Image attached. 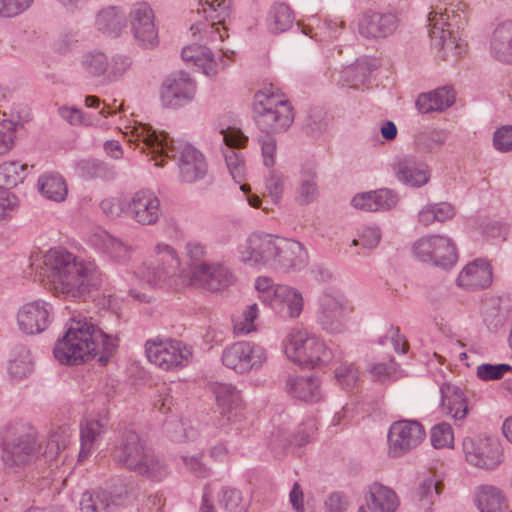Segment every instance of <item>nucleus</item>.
I'll use <instances>...</instances> for the list:
<instances>
[{
  "instance_id": "dca6fc26",
  "label": "nucleus",
  "mask_w": 512,
  "mask_h": 512,
  "mask_svg": "<svg viewBox=\"0 0 512 512\" xmlns=\"http://www.w3.org/2000/svg\"><path fill=\"white\" fill-rule=\"evenodd\" d=\"M195 93V81L188 73L180 71L164 79L160 88V100L164 107L177 109L189 104Z\"/></svg>"
},
{
  "instance_id": "9d476101",
  "label": "nucleus",
  "mask_w": 512,
  "mask_h": 512,
  "mask_svg": "<svg viewBox=\"0 0 512 512\" xmlns=\"http://www.w3.org/2000/svg\"><path fill=\"white\" fill-rule=\"evenodd\" d=\"M285 354L300 366H321L331 360V351L314 335L304 329L295 328L288 334Z\"/></svg>"
},
{
  "instance_id": "72a5a7b5",
  "label": "nucleus",
  "mask_w": 512,
  "mask_h": 512,
  "mask_svg": "<svg viewBox=\"0 0 512 512\" xmlns=\"http://www.w3.org/2000/svg\"><path fill=\"white\" fill-rule=\"evenodd\" d=\"M441 402L445 413L462 420L468 413L467 399L463 390L454 384L444 383L440 387Z\"/></svg>"
},
{
  "instance_id": "680f3d73",
  "label": "nucleus",
  "mask_w": 512,
  "mask_h": 512,
  "mask_svg": "<svg viewBox=\"0 0 512 512\" xmlns=\"http://www.w3.org/2000/svg\"><path fill=\"white\" fill-rule=\"evenodd\" d=\"M17 123L11 120L0 122V154L10 151L14 145Z\"/></svg>"
},
{
  "instance_id": "2f4dec72",
  "label": "nucleus",
  "mask_w": 512,
  "mask_h": 512,
  "mask_svg": "<svg viewBox=\"0 0 512 512\" xmlns=\"http://www.w3.org/2000/svg\"><path fill=\"white\" fill-rule=\"evenodd\" d=\"M474 502L480 512H511L503 491L493 485H480L474 490Z\"/></svg>"
},
{
  "instance_id": "473e14b6",
  "label": "nucleus",
  "mask_w": 512,
  "mask_h": 512,
  "mask_svg": "<svg viewBox=\"0 0 512 512\" xmlns=\"http://www.w3.org/2000/svg\"><path fill=\"white\" fill-rule=\"evenodd\" d=\"M491 56L505 64H512V20L499 24L490 40Z\"/></svg>"
},
{
  "instance_id": "3c124183",
  "label": "nucleus",
  "mask_w": 512,
  "mask_h": 512,
  "mask_svg": "<svg viewBox=\"0 0 512 512\" xmlns=\"http://www.w3.org/2000/svg\"><path fill=\"white\" fill-rule=\"evenodd\" d=\"M218 505L224 512H246L242 493L236 488L223 487L218 494Z\"/></svg>"
},
{
  "instance_id": "f704fd0d",
  "label": "nucleus",
  "mask_w": 512,
  "mask_h": 512,
  "mask_svg": "<svg viewBox=\"0 0 512 512\" xmlns=\"http://www.w3.org/2000/svg\"><path fill=\"white\" fill-rule=\"evenodd\" d=\"M286 391L289 395L305 402H318L321 398L319 380L315 377L288 376Z\"/></svg>"
},
{
  "instance_id": "f8f14e48",
  "label": "nucleus",
  "mask_w": 512,
  "mask_h": 512,
  "mask_svg": "<svg viewBox=\"0 0 512 512\" xmlns=\"http://www.w3.org/2000/svg\"><path fill=\"white\" fill-rule=\"evenodd\" d=\"M412 253L419 261L444 269L452 267L458 258L455 244L444 235H430L418 239L413 244Z\"/></svg>"
},
{
  "instance_id": "a878e982",
  "label": "nucleus",
  "mask_w": 512,
  "mask_h": 512,
  "mask_svg": "<svg viewBox=\"0 0 512 512\" xmlns=\"http://www.w3.org/2000/svg\"><path fill=\"white\" fill-rule=\"evenodd\" d=\"M399 195L392 189L382 188L356 194L351 205L358 210L375 212L389 211L397 206Z\"/></svg>"
},
{
  "instance_id": "5701e85b",
  "label": "nucleus",
  "mask_w": 512,
  "mask_h": 512,
  "mask_svg": "<svg viewBox=\"0 0 512 512\" xmlns=\"http://www.w3.org/2000/svg\"><path fill=\"white\" fill-rule=\"evenodd\" d=\"M52 306L43 301L35 300L24 304L18 311L17 323L26 334H39L51 323Z\"/></svg>"
},
{
  "instance_id": "e433bc0d",
  "label": "nucleus",
  "mask_w": 512,
  "mask_h": 512,
  "mask_svg": "<svg viewBox=\"0 0 512 512\" xmlns=\"http://www.w3.org/2000/svg\"><path fill=\"white\" fill-rule=\"evenodd\" d=\"M366 502L371 512H394L399 505L396 493L378 482L369 486Z\"/></svg>"
},
{
  "instance_id": "cd10ccee",
  "label": "nucleus",
  "mask_w": 512,
  "mask_h": 512,
  "mask_svg": "<svg viewBox=\"0 0 512 512\" xmlns=\"http://www.w3.org/2000/svg\"><path fill=\"white\" fill-rule=\"evenodd\" d=\"M268 304L272 310L283 317L297 318L303 310L302 293L294 287L278 284Z\"/></svg>"
},
{
  "instance_id": "58836bf2",
  "label": "nucleus",
  "mask_w": 512,
  "mask_h": 512,
  "mask_svg": "<svg viewBox=\"0 0 512 512\" xmlns=\"http://www.w3.org/2000/svg\"><path fill=\"white\" fill-rule=\"evenodd\" d=\"M375 68L376 65L368 59L357 60L353 65L342 70V84L350 88H360L366 85Z\"/></svg>"
},
{
  "instance_id": "f257e3e1",
  "label": "nucleus",
  "mask_w": 512,
  "mask_h": 512,
  "mask_svg": "<svg viewBox=\"0 0 512 512\" xmlns=\"http://www.w3.org/2000/svg\"><path fill=\"white\" fill-rule=\"evenodd\" d=\"M139 274L150 286L177 288L197 285L210 291H220L234 282L231 270L222 263H200L191 271L181 269L177 251L164 242L154 247V259L145 263Z\"/></svg>"
},
{
  "instance_id": "a211bd4d",
  "label": "nucleus",
  "mask_w": 512,
  "mask_h": 512,
  "mask_svg": "<svg viewBox=\"0 0 512 512\" xmlns=\"http://www.w3.org/2000/svg\"><path fill=\"white\" fill-rule=\"evenodd\" d=\"M222 141L226 145L222 153L227 169L236 183L244 181L246 176V165L243 154L236 150L244 148L248 143V137L235 127L221 129Z\"/></svg>"
},
{
  "instance_id": "f03ea898",
  "label": "nucleus",
  "mask_w": 512,
  "mask_h": 512,
  "mask_svg": "<svg viewBox=\"0 0 512 512\" xmlns=\"http://www.w3.org/2000/svg\"><path fill=\"white\" fill-rule=\"evenodd\" d=\"M196 13H203L205 22L197 21L191 25V32L195 40L184 47L181 53L185 62H192L203 74L214 76L219 68H224L227 63L224 58L232 60L234 52L220 49L219 59L215 58L207 44L223 42L227 34L226 20L231 14V0H199Z\"/></svg>"
},
{
  "instance_id": "423d86ee",
  "label": "nucleus",
  "mask_w": 512,
  "mask_h": 512,
  "mask_svg": "<svg viewBox=\"0 0 512 512\" xmlns=\"http://www.w3.org/2000/svg\"><path fill=\"white\" fill-rule=\"evenodd\" d=\"M239 260L251 267L268 266L281 272L299 271L308 253L298 241L271 234L253 233L238 248Z\"/></svg>"
},
{
  "instance_id": "6e6d98bb",
  "label": "nucleus",
  "mask_w": 512,
  "mask_h": 512,
  "mask_svg": "<svg viewBox=\"0 0 512 512\" xmlns=\"http://www.w3.org/2000/svg\"><path fill=\"white\" fill-rule=\"evenodd\" d=\"M512 371L509 364H490L484 363L477 367V377L483 381H491L501 379L505 373Z\"/></svg>"
},
{
  "instance_id": "de8ad7c7",
  "label": "nucleus",
  "mask_w": 512,
  "mask_h": 512,
  "mask_svg": "<svg viewBox=\"0 0 512 512\" xmlns=\"http://www.w3.org/2000/svg\"><path fill=\"white\" fill-rule=\"evenodd\" d=\"M317 173L311 168H302L297 189V200L301 204H310L318 197V186L316 182Z\"/></svg>"
},
{
  "instance_id": "864d4df0",
  "label": "nucleus",
  "mask_w": 512,
  "mask_h": 512,
  "mask_svg": "<svg viewBox=\"0 0 512 512\" xmlns=\"http://www.w3.org/2000/svg\"><path fill=\"white\" fill-rule=\"evenodd\" d=\"M381 236V230L378 226H366L358 231L357 238L352 240V245L370 250L379 244Z\"/></svg>"
},
{
  "instance_id": "b1692460",
  "label": "nucleus",
  "mask_w": 512,
  "mask_h": 512,
  "mask_svg": "<svg viewBox=\"0 0 512 512\" xmlns=\"http://www.w3.org/2000/svg\"><path fill=\"white\" fill-rule=\"evenodd\" d=\"M317 430L318 422L314 418L306 419L293 434H289L285 428H274L270 432L269 446L276 453L291 445L301 447L314 439Z\"/></svg>"
},
{
  "instance_id": "c03bdc74",
  "label": "nucleus",
  "mask_w": 512,
  "mask_h": 512,
  "mask_svg": "<svg viewBox=\"0 0 512 512\" xmlns=\"http://www.w3.org/2000/svg\"><path fill=\"white\" fill-rule=\"evenodd\" d=\"M312 22H317V31L313 32V27L309 24L303 26L302 32L317 41L336 39L345 26V23L338 19H325L323 22H320L317 18L313 17Z\"/></svg>"
},
{
  "instance_id": "603ef678",
  "label": "nucleus",
  "mask_w": 512,
  "mask_h": 512,
  "mask_svg": "<svg viewBox=\"0 0 512 512\" xmlns=\"http://www.w3.org/2000/svg\"><path fill=\"white\" fill-rule=\"evenodd\" d=\"M132 59L128 55L116 54L109 60L105 80L108 82L118 81L131 68Z\"/></svg>"
},
{
  "instance_id": "e2e57ef3",
  "label": "nucleus",
  "mask_w": 512,
  "mask_h": 512,
  "mask_svg": "<svg viewBox=\"0 0 512 512\" xmlns=\"http://www.w3.org/2000/svg\"><path fill=\"white\" fill-rule=\"evenodd\" d=\"M335 376L346 390L352 389L359 379L358 370L353 364H343L337 367Z\"/></svg>"
},
{
  "instance_id": "c756f323",
  "label": "nucleus",
  "mask_w": 512,
  "mask_h": 512,
  "mask_svg": "<svg viewBox=\"0 0 512 512\" xmlns=\"http://www.w3.org/2000/svg\"><path fill=\"white\" fill-rule=\"evenodd\" d=\"M91 245L105 257L119 264L127 263L133 251L130 245L106 231L95 234Z\"/></svg>"
},
{
  "instance_id": "c9c22d12",
  "label": "nucleus",
  "mask_w": 512,
  "mask_h": 512,
  "mask_svg": "<svg viewBox=\"0 0 512 512\" xmlns=\"http://www.w3.org/2000/svg\"><path fill=\"white\" fill-rule=\"evenodd\" d=\"M108 420L105 417L100 419H85L80 424L81 448L79 460L87 458L93 450L95 444L101 439L107 431Z\"/></svg>"
},
{
  "instance_id": "aec40b11",
  "label": "nucleus",
  "mask_w": 512,
  "mask_h": 512,
  "mask_svg": "<svg viewBox=\"0 0 512 512\" xmlns=\"http://www.w3.org/2000/svg\"><path fill=\"white\" fill-rule=\"evenodd\" d=\"M129 17L131 32L137 44L143 48L155 47L159 41L152 8L145 2L136 3Z\"/></svg>"
},
{
  "instance_id": "4468645a",
  "label": "nucleus",
  "mask_w": 512,
  "mask_h": 512,
  "mask_svg": "<svg viewBox=\"0 0 512 512\" xmlns=\"http://www.w3.org/2000/svg\"><path fill=\"white\" fill-rule=\"evenodd\" d=\"M265 361L264 348L246 341L236 342L222 352L224 366L239 374L259 369Z\"/></svg>"
},
{
  "instance_id": "7ed1b4c3",
  "label": "nucleus",
  "mask_w": 512,
  "mask_h": 512,
  "mask_svg": "<svg viewBox=\"0 0 512 512\" xmlns=\"http://www.w3.org/2000/svg\"><path fill=\"white\" fill-rule=\"evenodd\" d=\"M39 280L57 297L66 300L84 298L98 288L103 275L94 262H86L64 249H50L42 258Z\"/></svg>"
},
{
  "instance_id": "6ab92c4d",
  "label": "nucleus",
  "mask_w": 512,
  "mask_h": 512,
  "mask_svg": "<svg viewBox=\"0 0 512 512\" xmlns=\"http://www.w3.org/2000/svg\"><path fill=\"white\" fill-rule=\"evenodd\" d=\"M391 169L397 181L410 188H421L428 184L431 178L429 166L411 154L397 156L391 164Z\"/></svg>"
},
{
  "instance_id": "09e8293b",
  "label": "nucleus",
  "mask_w": 512,
  "mask_h": 512,
  "mask_svg": "<svg viewBox=\"0 0 512 512\" xmlns=\"http://www.w3.org/2000/svg\"><path fill=\"white\" fill-rule=\"evenodd\" d=\"M450 132L446 129H431L421 132L415 137V144L425 153H435L446 143Z\"/></svg>"
},
{
  "instance_id": "4d7b16f0",
  "label": "nucleus",
  "mask_w": 512,
  "mask_h": 512,
  "mask_svg": "<svg viewBox=\"0 0 512 512\" xmlns=\"http://www.w3.org/2000/svg\"><path fill=\"white\" fill-rule=\"evenodd\" d=\"M430 438L435 448L449 446L453 442V431L450 424L442 422L432 427Z\"/></svg>"
},
{
  "instance_id": "052dcab7",
  "label": "nucleus",
  "mask_w": 512,
  "mask_h": 512,
  "mask_svg": "<svg viewBox=\"0 0 512 512\" xmlns=\"http://www.w3.org/2000/svg\"><path fill=\"white\" fill-rule=\"evenodd\" d=\"M68 429L60 428L59 431L53 432L47 443L45 454L49 458L56 457L58 453L65 449L69 441Z\"/></svg>"
},
{
  "instance_id": "c85d7f7f",
  "label": "nucleus",
  "mask_w": 512,
  "mask_h": 512,
  "mask_svg": "<svg viewBox=\"0 0 512 512\" xmlns=\"http://www.w3.org/2000/svg\"><path fill=\"white\" fill-rule=\"evenodd\" d=\"M213 392L217 407L222 415L219 419V425L223 427L237 417V411L242 405V397L240 391L229 383H216Z\"/></svg>"
},
{
  "instance_id": "8fccbe9b",
  "label": "nucleus",
  "mask_w": 512,
  "mask_h": 512,
  "mask_svg": "<svg viewBox=\"0 0 512 512\" xmlns=\"http://www.w3.org/2000/svg\"><path fill=\"white\" fill-rule=\"evenodd\" d=\"M28 166L17 161L4 162L0 164V188H12L21 183Z\"/></svg>"
},
{
  "instance_id": "0e129e2a",
  "label": "nucleus",
  "mask_w": 512,
  "mask_h": 512,
  "mask_svg": "<svg viewBox=\"0 0 512 512\" xmlns=\"http://www.w3.org/2000/svg\"><path fill=\"white\" fill-rule=\"evenodd\" d=\"M493 146L502 153L512 151V125H504L494 132Z\"/></svg>"
},
{
  "instance_id": "a19ab883",
  "label": "nucleus",
  "mask_w": 512,
  "mask_h": 512,
  "mask_svg": "<svg viewBox=\"0 0 512 512\" xmlns=\"http://www.w3.org/2000/svg\"><path fill=\"white\" fill-rule=\"evenodd\" d=\"M38 188L47 199L61 202L67 196V185L63 177L54 172L41 175L38 179Z\"/></svg>"
},
{
  "instance_id": "bb28decb",
  "label": "nucleus",
  "mask_w": 512,
  "mask_h": 512,
  "mask_svg": "<svg viewBox=\"0 0 512 512\" xmlns=\"http://www.w3.org/2000/svg\"><path fill=\"white\" fill-rule=\"evenodd\" d=\"M127 497V491L112 493L106 490L86 491L80 501L81 512H116Z\"/></svg>"
},
{
  "instance_id": "bf43d9fd",
  "label": "nucleus",
  "mask_w": 512,
  "mask_h": 512,
  "mask_svg": "<svg viewBox=\"0 0 512 512\" xmlns=\"http://www.w3.org/2000/svg\"><path fill=\"white\" fill-rule=\"evenodd\" d=\"M433 102V111L442 112L455 102V94L450 87H441L429 92Z\"/></svg>"
},
{
  "instance_id": "0eeeda50",
  "label": "nucleus",
  "mask_w": 512,
  "mask_h": 512,
  "mask_svg": "<svg viewBox=\"0 0 512 512\" xmlns=\"http://www.w3.org/2000/svg\"><path fill=\"white\" fill-rule=\"evenodd\" d=\"M466 3L442 1L431 7L428 14L429 36L432 47L444 61L456 62L467 49L458 36V30L466 23Z\"/></svg>"
},
{
  "instance_id": "774afa93",
  "label": "nucleus",
  "mask_w": 512,
  "mask_h": 512,
  "mask_svg": "<svg viewBox=\"0 0 512 512\" xmlns=\"http://www.w3.org/2000/svg\"><path fill=\"white\" fill-rule=\"evenodd\" d=\"M33 0H0V16L14 17L27 10Z\"/></svg>"
},
{
  "instance_id": "39448f33",
  "label": "nucleus",
  "mask_w": 512,
  "mask_h": 512,
  "mask_svg": "<svg viewBox=\"0 0 512 512\" xmlns=\"http://www.w3.org/2000/svg\"><path fill=\"white\" fill-rule=\"evenodd\" d=\"M118 338L97 327L92 319L73 318L67 331L54 347L61 364L78 365L98 356L105 365L118 347Z\"/></svg>"
},
{
  "instance_id": "69168bd1",
  "label": "nucleus",
  "mask_w": 512,
  "mask_h": 512,
  "mask_svg": "<svg viewBox=\"0 0 512 512\" xmlns=\"http://www.w3.org/2000/svg\"><path fill=\"white\" fill-rule=\"evenodd\" d=\"M183 464L186 469L197 478H207L210 476L209 467L202 461L200 455H183Z\"/></svg>"
},
{
  "instance_id": "49530a36",
  "label": "nucleus",
  "mask_w": 512,
  "mask_h": 512,
  "mask_svg": "<svg viewBox=\"0 0 512 512\" xmlns=\"http://www.w3.org/2000/svg\"><path fill=\"white\" fill-rule=\"evenodd\" d=\"M109 59L101 51L92 50L85 52L80 58V67L83 73L96 78L103 76L105 78L108 70Z\"/></svg>"
},
{
  "instance_id": "2eb2a0df",
  "label": "nucleus",
  "mask_w": 512,
  "mask_h": 512,
  "mask_svg": "<svg viewBox=\"0 0 512 512\" xmlns=\"http://www.w3.org/2000/svg\"><path fill=\"white\" fill-rule=\"evenodd\" d=\"M148 360L163 370L183 367L189 362L191 350L181 341L169 340L146 343Z\"/></svg>"
},
{
  "instance_id": "4be33fe9",
  "label": "nucleus",
  "mask_w": 512,
  "mask_h": 512,
  "mask_svg": "<svg viewBox=\"0 0 512 512\" xmlns=\"http://www.w3.org/2000/svg\"><path fill=\"white\" fill-rule=\"evenodd\" d=\"M463 451L466 460L479 468L492 470L501 462L499 446L493 444L488 438H465Z\"/></svg>"
},
{
  "instance_id": "338daca9",
  "label": "nucleus",
  "mask_w": 512,
  "mask_h": 512,
  "mask_svg": "<svg viewBox=\"0 0 512 512\" xmlns=\"http://www.w3.org/2000/svg\"><path fill=\"white\" fill-rule=\"evenodd\" d=\"M185 255L189 261L191 271L196 265L206 263L203 261L206 255V247L199 241H189L185 244Z\"/></svg>"
},
{
  "instance_id": "20e7f679",
  "label": "nucleus",
  "mask_w": 512,
  "mask_h": 512,
  "mask_svg": "<svg viewBox=\"0 0 512 512\" xmlns=\"http://www.w3.org/2000/svg\"><path fill=\"white\" fill-rule=\"evenodd\" d=\"M128 128L130 131L125 132L128 142L142 152L148 150L155 166H163L164 158L176 160L180 180L184 183H195L206 176L208 165L205 156L191 144L174 140L166 132H158L148 124L139 123Z\"/></svg>"
},
{
  "instance_id": "5fc2aeb1",
  "label": "nucleus",
  "mask_w": 512,
  "mask_h": 512,
  "mask_svg": "<svg viewBox=\"0 0 512 512\" xmlns=\"http://www.w3.org/2000/svg\"><path fill=\"white\" fill-rule=\"evenodd\" d=\"M60 117L71 125H94L96 121L92 115L82 112L80 109L73 106H61L58 109Z\"/></svg>"
},
{
  "instance_id": "f3484780",
  "label": "nucleus",
  "mask_w": 512,
  "mask_h": 512,
  "mask_svg": "<svg viewBox=\"0 0 512 512\" xmlns=\"http://www.w3.org/2000/svg\"><path fill=\"white\" fill-rule=\"evenodd\" d=\"M1 447L4 468L14 470L29 464L36 457L39 444L34 436L23 433L5 438Z\"/></svg>"
},
{
  "instance_id": "6e6552de",
  "label": "nucleus",
  "mask_w": 512,
  "mask_h": 512,
  "mask_svg": "<svg viewBox=\"0 0 512 512\" xmlns=\"http://www.w3.org/2000/svg\"><path fill=\"white\" fill-rule=\"evenodd\" d=\"M111 457L117 466L152 481H161L169 474L166 463L132 429L120 433Z\"/></svg>"
},
{
  "instance_id": "9b49d317",
  "label": "nucleus",
  "mask_w": 512,
  "mask_h": 512,
  "mask_svg": "<svg viewBox=\"0 0 512 512\" xmlns=\"http://www.w3.org/2000/svg\"><path fill=\"white\" fill-rule=\"evenodd\" d=\"M351 312L352 306L342 292L325 290L318 300L317 324L327 333H343Z\"/></svg>"
},
{
  "instance_id": "4c0bfd02",
  "label": "nucleus",
  "mask_w": 512,
  "mask_h": 512,
  "mask_svg": "<svg viewBox=\"0 0 512 512\" xmlns=\"http://www.w3.org/2000/svg\"><path fill=\"white\" fill-rule=\"evenodd\" d=\"M294 20L295 16L291 8L286 3L276 2L267 13L266 26L269 32L279 34L289 30Z\"/></svg>"
},
{
  "instance_id": "412c9836",
  "label": "nucleus",
  "mask_w": 512,
  "mask_h": 512,
  "mask_svg": "<svg viewBox=\"0 0 512 512\" xmlns=\"http://www.w3.org/2000/svg\"><path fill=\"white\" fill-rule=\"evenodd\" d=\"M127 214L141 225H154L162 215L160 200L152 190H139L128 201Z\"/></svg>"
},
{
  "instance_id": "393cba45",
  "label": "nucleus",
  "mask_w": 512,
  "mask_h": 512,
  "mask_svg": "<svg viewBox=\"0 0 512 512\" xmlns=\"http://www.w3.org/2000/svg\"><path fill=\"white\" fill-rule=\"evenodd\" d=\"M398 17L393 13L364 12L358 21V32L367 39L385 38L398 28Z\"/></svg>"
},
{
  "instance_id": "a18cd8bd",
  "label": "nucleus",
  "mask_w": 512,
  "mask_h": 512,
  "mask_svg": "<svg viewBox=\"0 0 512 512\" xmlns=\"http://www.w3.org/2000/svg\"><path fill=\"white\" fill-rule=\"evenodd\" d=\"M444 484L434 477L424 479L415 493V500L420 508L430 510L435 501L443 492Z\"/></svg>"
},
{
  "instance_id": "79ce46f5",
  "label": "nucleus",
  "mask_w": 512,
  "mask_h": 512,
  "mask_svg": "<svg viewBox=\"0 0 512 512\" xmlns=\"http://www.w3.org/2000/svg\"><path fill=\"white\" fill-rule=\"evenodd\" d=\"M33 371V361L30 350L23 346H16L8 362V372L11 377L20 380Z\"/></svg>"
},
{
  "instance_id": "1a4fd4ad",
  "label": "nucleus",
  "mask_w": 512,
  "mask_h": 512,
  "mask_svg": "<svg viewBox=\"0 0 512 512\" xmlns=\"http://www.w3.org/2000/svg\"><path fill=\"white\" fill-rule=\"evenodd\" d=\"M253 118L258 128L271 134L286 130L294 120L293 107L272 87L258 91L253 100Z\"/></svg>"
},
{
  "instance_id": "13d9d810",
  "label": "nucleus",
  "mask_w": 512,
  "mask_h": 512,
  "mask_svg": "<svg viewBox=\"0 0 512 512\" xmlns=\"http://www.w3.org/2000/svg\"><path fill=\"white\" fill-rule=\"evenodd\" d=\"M265 187L273 203L277 204L284 191V175L280 171L270 170L265 181Z\"/></svg>"
},
{
  "instance_id": "37998d69",
  "label": "nucleus",
  "mask_w": 512,
  "mask_h": 512,
  "mask_svg": "<svg viewBox=\"0 0 512 512\" xmlns=\"http://www.w3.org/2000/svg\"><path fill=\"white\" fill-rule=\"evenodd\" d=\"M77 174L86 180L101 178L104 180H113L116 177V171L113 166L95 159H83L76 164Z\"/></svg>"
},
{
  "instance_id": "ddd939ff",
  "label": "nucleus",
  "mask_w": 512,
  "mask_h": 512,
  "mask_svg": "<svg viewBox=\"0 0 512 512\" xmlns=\"http://www.w3.org/2000/svg\"><path fill=\"white\" fill-rule=\"evenodd\" d=\"M425 429L416 420L395 421L388 431V453L397 458L419 446L425 438Z\"/></svg>"
},
{
  "instance_id": "7c9ffc66",
  "label": "nucleus",
  "mask_w": 512,
  "mask_h": 512,
  "mask_svg": "<svg viewBox=\"0 0 512 512\" xmlns=\"http://www.w3.org/2000/svg\"><path fill=\"white\" fill-rule=\"evenodd\" d=\"M492 283V268L486 259L468 263L459 273L457 284L469 289H482Z\"/></svg>"
},
{
  "instance_id": "ea45409f",
  "label": "nucleus",
  "mask_w": 512,
  "mask_h": 512,
  "mask_svg": "<svg viewBox=\"0 0 512 512\" xmlns=\"http://www.w3.org/2000/svg\"><path fill=\"white\" fill-rule=\"evenodd\" d=\"M96 26L99 31L117 37L126 26V15L118 7H107L98 13Z\"/></svg>"
}]
</instances>
